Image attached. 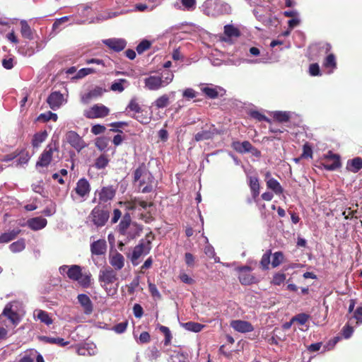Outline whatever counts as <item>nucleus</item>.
I'll return each mask as SVG.
<instances>
[{
    "mask_svg": "<svg viewBox=\"0 0 362 362\" xmlns=\"http://www.w3.org/2000/svg\"><path fill=\"white\" fill-rule=\"evenodd\" d=\"M18 302H12L6 305L3 311V315L7 317L8 320L3 319L0 315V341L7 338L10 325L15 327L20 321L17 313Z\"/></svg>",
    "mask_w": 362,
    "mask_h": 362,
    "instance_id": "obj_1",
    "label": "nucleus"
},
{
    "mask_svg": "<svg viewBox=\"0 0 362 362\" xmlns=\"http://www.w3.org/2000/svg\"><path fill=\"white\" fill-rule=\"evenodd\" d=\"M203 13L211 17H216L230 12V6L219 0H206L202 4Z\"/></svg>",
    "mask_w": 362,
    "mask_h": 362,
    "instance_id": "obj_2",
    "label": "nucleus"
},
{
    "mask_svg": "<svg viewBox=\"0 0 362 362\" xmlns=\"http://www.w3.org/2000/svg\"><path fill=\"white\" fill-rule=\"evenodd\" d=\"M153 235L151 232L146 235V240H141L137 245L134 247L130 257L131 262L134 266L139 264L138 259L143 255H147L151 250V241L153 240Z\"/></svg>",
    "mask_w": 362,
    "mask_h": 362,
    "instance_id": "obj_3",
    "label": "nucleus"
},
{
    "mask_svg": "<svg viewBox=\"0 0 362 362\" xmlns=\"http://www.w3.org/2000/svg\"><path fill=\"white\" fill-rule=\"evenodd\" d=\"M118 280L117 274L110 267H106L100 270L98 281L101 286L107 290V286L112 284Z\"/></svg>",
    "mask_w": 362,
    "mask_h": 362,
    "instance_id": "obj_4",
    "label": "nucleus"
},
{
    "mask_svg": "<svg viewBox=\"0 0 362 362\" xmlns=\"http://www.w3.org/2000/svg\"><path fill=\"white\" fill-rule=\"evenodd\" d=\"M110 217L109 212L103 210L99 206H95L88 216V220L96 227L105 226Z\"/></svg>",
    "mask_w": 362,
    "mask_h": 362,
    "instance_id": "obj_5",
    "label": "nucleus"
},
{
    "mask_svg": "<svg viewBox=\"0 0 362 362\" xmlns=\"http://www.w3.org/2000/svg\"><path fill=\"white\" fill-rule=\"evenodd\" d=\"M110 113V110L102 104H96L84 111V116L89 119L105 117Z\"/></svg>",
    "mask_w": 362,
    "mask_h": 362,
    "instance_id": "obj_6",
    "label": "nucleus"
},
{
    "mask_svg": "<svg viewBox=\"0 0 362 362\" xmlns=\"http://www.w3.org/2000/svg\"><path fill=\"white\" fill-rule=\"evenodd\" d=\"M117 187L113 185L103 187L95 192L98 196V203L104 204L111 201L115 196Z\"/></svg>",
    "mask_w": 362,
    "mask_h": 362,
    "instance_id": "obj_7",
    "label": "nucleus"
},
{
    "mask_svg": "<svg viewBox=\"0 0 362 362\" xmlns=\"http://www.w3.org/2000/svg\"><path fill=\"white\" fill-rule=\"evenodd\" d=\"M59 273L62 275L66 274V276L73 281L78 279L79 275L82 272V268L79 265L73 264L71 266L63 265L59 268Z\"/></svg>",
    "mask_w": 362,
    "mask_h": 362,
    "instance_id": "obj_8",
    "label": "nucleus"
},
{
    "mask_svg": "<svg viewBox=\"0 0 362 362\" xmlns=\"http://www.w3.org/2000/svg\"><path fill=\"white\" fill-rule=\"evenodd\" d=\"M239 280L243 285H250L256 282L255 277L251 274L252 269L245 266L239 267Z\"/></svg>",
    "mask_w": 362,
    "mask_h": 362,
    "instance_id": "obj_9",
    "label": "nucleus"
},
{
    "mask_svg": "<svg viewBox=\"0 0 362 362\" xmlns=\"http://www.w3.org/2000/svg\"><path fill=\"white\" fill-rule=\"evenodd\" d=\"M55 150H57V148L54 145H47L44 151L40 155L36 165L41 167H47L50 163L52 158L53 151Z\"/></svg>",
    "mask_w": 362,
    "mask_h": 362,
    "instance_id": "obj_10",
    "label": "nucleus"
},
{
    "mask_svg": "<svg viewBox=\"0 0 362 362\" xmlns=\"http://www.w3.org/2000/svg\"><path fill=\"white\" fill-rule=\"evenodd\" d=\"M109 262L111 265L110 267H112L115 271H119L124 267L125 259L122 254L117 251H115L110 253Z\"/></svg>",
    "mask_w": 362,
    "mask_h": 362,
    "instance_id": "obj_11",
    "label": "nucleus"
},
{
    "mask_svg": "<svg viewBox=\"0 0 362 362\" xmlns=\"http://www.w3.org/2000/svg\"><path fill=\"white\" fill-rule=\"evenodd\" d=\"M145 88L150 90H157L165 86L163 78L158 76H150L144 79Z\"/></svg>",
    "mask_w": 362,
    "mask_h": 362,
    "instance_id": "obj_12",
    "label": "nucleus"
},
{
    "mask_svg": "<svg viewBox=\"0 0 362 362\" xmlns=\"http://www.w3.org/2000/svg\"><path fill=\"white\" fill-rule=\"evenodd\" d=\"M67 142L78 151H81L85 144L81 137L75 132L70 131L66 134Z\"/></svg>",
    "mask_w": 362,
    "mask_h": 362,
    "instance_id": "obj_13",
    "label": "nucleus"
},
{
    "mask_svg": "<svg viewBox=\"0 0 362 362\" xmlns=\"http://www.w3.org/2000/svg\"><path fill=\"white\" fill-rule=\"evenodd\" d=\"M64 100L63 95L57 91L52 93L47 99L49 107L54 110L59 108Z\"/></svg>",
    "mask_w": 362,
    "mask_h": 362,
    "instance_id": "obj_14",
    "label": "nucleus"
},
{
    "mask_svg": "<svg viewBox=\"0 0 362 362\" xmlns=\"http://www.w3.org/2000/svg\"><path fill=\"white\" fill-rule=\"evenodd\" d=\"M230 326L233 329H234L235 331L245 333V332H250L254 330V327L252 325V324L247 321L244 320H233L230 322Z\"/></svg>",
    "mask_w": 362,
    "mask_h": 362,
    "instance_id": "obj_15",
    "label": "nucleus"
},
{
    "mask_svg": "<svg viewBox=\"0 0 362 362\" xmlns=\"http://www.w3.org/2000/svg\"><path fill=\"white\" fill-rule=\"evenodd\" d=\"M74 190L77 195L81 198H84L89 194L90 186L86 179L81 178L77 182Z\"/></svg>",
    "mask_w": 362,
    "mask_h": 362,
    "instance_id": "obj_16",
    "label": "nucleus"
},
{
    "mask_svg": "<svg viewBox=\"0 0 362 362\" xmlns=\"http://www.w3.org/2000/svg\"><path fill=\"white\" fill-rule=\"evenodd\" d=\"M103 43L115 52H119L124 49L127 42L121 38H112L104 40Z\"/></svg>",
    "mask_w": 362,
    "mask_h": 362,
    "instance_id": "obj_17",
    "label": "nucleus"
},
{
    "mask_svg": "<svg viewBox=\"0 0 362 362\" xmlns=\"http://www.w3.org/2000/svg\"><path fill=\"white\" fill-rule=\"evenodd\" d=\"M107 245L105 240H98L90 245V251L93 255H101L105 253Z\"/></svg>",
    "mask_w": 362,
    "mask_h": 362,
    "instance_id": "obj_18",
    "label": "nucleus"
},
{
    "mask_svg": "<svg viewBox=\"0 0 362 362\" xmlns=\"http://www.w3.org/2000/svg\"><path fill=\"white\" fill-rule=\"evenodd\" d=\"M77 298L83 307L84 313L87 315L90 314L93 311V304L90 298L86 294H79Z\"/></svg>",
    "mask_w": 362,
    "mask_h": 362,
    "instance_id": "obj_19",
    "label": "nucleus"
},
{
    "mask_svg": "<svg viewBox=\"0 0 362 362\" xmlns=\"http://www.w3.org/2000/svg\"><path fill=\"white\" fill-rule=\"evenodd\" d=\"M27 225L32 230H37L45 228L47 225V220L42 217H35L29 219Z\"/></svg>",
    "mask_w": 362,
    "mask_h": 362,
    "instance_id": "obj_20",
    "label": "nucleus"
},
{
    "mask_svg": "<svg viewBox=\"0 0 362 362\" xmlns=\"http://www.w3.org/2000/svg\"><path fill=\"white\" fill-rule=\"evenodd\" d=\"M132 220H131V216L129 214H126L122 221H120L119 224V232L123 235H126V234H127V230L129 228H131V226H132Z\"/></svg>",
    "mask_w": 362,
    "mask_h": 362,
    "instance_id": "obj_21",
    "label": "nucleus"
},
{
    "mask_svg": "<svg viewBox=\"0 0 362 362\" xmlns=\"http://www.w3.org/2000/svg\"><path fill=\"white\" fill-rule=\"evenodd\" d=\"M45 362L42 356L37 351H31L29 354H25L19 361V362Z\"/></svg>",
    "mask_w": 362,
    "mask_h": 362,
    "instance_id": "obj_22",
    "label": "nucleus"
},
{
    "mask_svg": "<svg viewBox=\"0 0 362 362\" xmlns=\"http://www.w3.org/2000/svg\"><path fill=\"white\" fill-rule=\"evenodd\" d=\"M141 177H146L147 180L152 179V175L151 173L147 172L146 167L144 164H141L136 170L134 171V181L138 182L141 181L140 179Z\"/></svg>",
    "mask_w": 362,
    "mask_h": 362,
    "instance_id": "obj_23",
    "label": "nucleus"
},
{
    "mask_svg": "<svg viewBox=\"0 0 362 362\" xmlns=\"http://www.w3.org/2000/svg\"><path fill=\"white\" fill-rule=\"evenodd\" d=\"M249 186L254 198L257 197L259 194V183L257 177H249Z\"/></svg>",
    "mask_w": 362,
    "mask_h": 362,
    "instance_id": "obj_24",
    "label": "nucleus"
},
{
    "mask_svg": "<svg viewBox=\"0 0 362 362\" xmlns=\"http://www.w3.org/2000/svg\"><path fill=\"white\" fill-rule=\"evenodd\" d=\"M346 168L354 173L358 172L362 168V159L359 157H356L351 160H349L347 163Z\"/></svg>",
    "mask_w": 362,
    "mask_h": 362,
    "instance_id": "obj_25",
    "label": "nucleus"
},
{
    "mask_svg": "<svg viewBox=\"0 0 362 362\" xmlns=\"http://www.w3.org/2000/svg\"><path fill=\"white\" fill-rule=\"evenodd\" d=\"M267 187L276 194H281L284 192L281 185L276 179H268V180H267Z\"/></svg>",
    "mask_w": 362,
    "mask_h": 362,
    "instance_id": "obj_26",
    "label": "nucleus"
},
{
    "mask_svg": "<svg viewBox=\"0 0 362 362\" xmlns=\"http://www.w3.org/2000/svg\"><path fill=\"white\" fill-rule=\"evenodd\" d=\"M76 281L83 288H88L91 283V274L89 272L83 273L81 272V275L78 276V279Z\"/></svg>",
    "mask_w": 362,
    "mask_h": 362,
    "instance_id": "obj_27",
    "label": "nucleus"
},
{
    "mask_svg": "<svg viewBox=\"0 0 362 362\" xmlns=\"http://www.w3.org/2000/svg\"><path fill=\"white\" fill-rule=\"evenodd\" d=\"M142 230V227L136 223H132L131 228L128 229L127 234L126 235L130 239H134L136 236L139 235Z\"/></svg>",
    "mask_w": 362,
    "mask_h": 362,
    "instance_id": "obj_28",
    "label": "nucleus"
},
{
    "mask_svg": "<svg viewBox=\"0 0 362 362\" xmlns=\"http://www.w3.org/2000/svg\"><path fill=\"white\" fill-rule=\"evenodd\" d=\"M47 137V131H43L41 132L36 133L33 139L32 144L34 147H39L40 144L45 141Z\"/></svg>",
    "mask_w": 362,
    "mask_h": 362,
    "instance_id": "obj_29",
    "label": "nucleus"
},
{
    "mask_svg": "<svg viewBox=\"0 0 362 362\" xmlns=\"http://www.w3.org/2000/svg\"><path fill=\"white\" fill-rule=\"evenodd\" d=\"M218 90H221L222 89L220 87H204L202 90V92L207 95L210 98H216L218 97Z\"/></svg>",
    "mask_w": 362,
    "mask_h": 362,
    "instance_id": "obj_30",
    "label": "nucleus"
},
{
    "mask_svg": "<svg viewBox=\"0 0 362 362\" xmlns=\"http://www.w3.org/2000/svg\"><path fill=\"white\" fill-rule=\"evenodd\" d=\"M21 33L22 36L27 39H33V32L28 23L25 21H21Z\"/></svg>",
    "mask_w": 362,
    "mask_h": 362,
    "instance_id": "obj_31",
    "label": "nucleus"
},
{
    "mask_svg": "<svg viewBox=\"0 0 362 362\" xmlns=\"http://www.w3.org/2000/svg\"><path fill=\"white\" fill-rule=\"evenodd\" d=\"M43 339L47 343L57 344L60 346H65L69 344V341H65L63 338L60 337H44Z\"/></svg>",
    "mask_w": 362,
    "mask_h": 362,
    "instance_id": "obj_32",
    "label": "nucleus"
},
{
    "mask_svg": "<svg viewBox=\"0 0 362 362\" xmlns=\"http://www.w3.org/2000/svg\"><path fill=\"white\" fill-rule=\"evenodd\" d=\"M213 135L214 133L210 130H202L195 134L194 139L196 141L207 140L212 138Z\"/></svg>",
    "mask_w": 362,
    "mask_h": 362,
    "instance_id": "obj_33",
    "label": "nucleus"
},
{
    "mask_svg": "<svg viewBox=\"0 0 362 362\" xmlns=\"http://www.w3.org/2000/svg\"><path fill=\"white\" fill-rule=\"evenodd\" d=\"M37 317L47 325H49L52 323V320L45 311L41 310H37Z\"/></svg>",
    "mask_w": 362,
    "mask_h": 362,
    "instance_id": "obj_34",
    "label": "nucleus"
},
{
    "mask_svg": "<svg viewBox=\"0 0 362 362\" xmlns=\"http://www.w3.org/2000/svg\"><path fill=\"white\" fill-rule=\"evenodd\" d=\"M20 230H12L8 233H5L0 236V243H8L11 240H13L17 235L19 233Z\"/></svg>",
    "mask_w": 362,
    "mask_h": 362,
    "instance_id": "obj_35",
    "label": "nucleus"
},
{
    "mask_svg": "<svg viewBox=\"0 0 362 362\" xmlns=\"http://www.w3.org/2000/svg\"><path fill=\"white\" fill-rule=\"evenodd\" d=\"M50 119H52L54 122L57 121V115L49 111L45 113L40 114L37 119V121L43 122H47Z\"/></svg>",
    "mask_w": 362,
    "mask_h": 362,
    "instance_id": "obj_36",
    "label": "nucleus"
},
{
    "mask_svg": "<svg viewBox=\"0 0 362 362\" xmlns=\"http://www.w3.org/2000/svg\"><path fill=\"white\" fill-rule=\"evenodd\" d=\"M25 244L23 239L18 240L10 245L9 248L13 252H21L25 249Z\"/></svg>",
    "mask_w": 362,
    "mask_h": 362,
    "instance_id": "obj_37",
    "label": "nucleus"
},
{
    "mask_svg": "<svg viewBox=\"0 0 362 362\" xmlns=\"http://www.w3.org/2000/svg\"><path fill=\"white\" fill-rule=\"evenodd\" d=\"M183 327L189 331L194 332H200L202 328L204 327V325L194 322H188L185 324H183Z\"/></svg>",
    "mask_w": 362,
    "mask_h": 362,
    "instance_id": "obj_38",
    "label": "nucleus"
},
{
    "mask_svg": "<svg viewBox=\"0 0 362 362\" xmlns=\"http://www.w3.org/2000/svg\"><path fill=\"white\" fill-rule=\"evenodd\" d=\"M224 33L228 37H238L240 35L239 30L231 25H225Z\"/></svg>",
    "mask_w": 362,
    "mask_h": 362,
    "instance_id": "obj_39",
    "label": "nucleus"
},
{
    "mask_svg": "<svg viewBox=\"0 0 362 362\" xmlns=\"http://www.w3.org/2000/svg\"><path fill=\"white\" fill-rule=\"evenodd\" d=\"M109 163V160L105 155L100 156L95 160V166L98 169L105 168Z\"/></svg>",
    "mask_w": 362,
    "mask_h": 362,
    "instance_id": "obj_40",
    "label": "nucleus"
},
{
    "mask_svg": "<svg viewBox=\"0 0 362 362\" xmlns=\"http://www.w3.org/2000/svg\"><path fill=\"white\" fill-rule=\"evenodd\" d=\"M124 83H128V82L126 79H124V78L119 79L117 81L112 83L110 88L113 91H117V92L122 93L124 90V88L123 86Z\"/></svg>",
    "mask_w": 362,
    "mask_h": 362,
    "instance_id": "obj_41",
    "label": "nucleus"
},
{
    "mask_svg": "<svg viewBox=\"0 0 362 362\" xmlns=\"http://www.w3.org/2000/svg\"><path fill=\"white\" fill-rule=\"evenodd\" d=\"M157 108H163L169 105V98L167 95H163L159 97L155 102Z\"/></svg>",
    "mask_w": 362,
    "mask_h": 362,
    "instance_id": "obj_42",
    "label": "nucleus"
},
{
    "mask_svg": "<svg viewBox=\"0 0 362 362\" xmlns=\"http://www.w3.org/2000/svg\"><path fill=\"white\" fill-rule=\"evenodd\" d=\"M274 118L280 122H286L289 120V114L286 112L276 111L274 112Z\"/></svg>",
    "mask_w": 362,
    "mask_h": 362,
    "instance_id": "obj_43",
    "label": "nucleus"
},
{
    "mask_svg": "<svg viewBox=\"0 0 362 362\" xmlns=\"http://www.w3.org/2000/svg\"><path fill=\"white\" fill-rule=\"evenodd\" d=\"M183 10L192 11L196 8L197 0H180Z\"/></svg>",
    "mask_w": 362,
    "mask_h": 362,
    "instance_id": "obj_44",
    "label": "nucleus"
},
{
    "mask_svg": "<svg viewBox=\"0 0 362 362\" xmlns=\"http://www.w3.org/2000/svg\"><path fill=\"white\" fill-rule=\"evenodd\" d=\"M330 158L333 160V163L330 165H325V167L326 169L329 170H333L337 169L340 166L339 157L335 154H331Z\"/></svg>",
    "mask_w": 362,
    "mask_h": 362,
    "instance_id": "obj_45",
    "label": "nucleus"
},
{
    "mask_svg": "<svg viewBox=\"0 0 362 362\" xmlns=\"http://www.w3.org/2000/svg\"><path fill=\"white\" fill-rule=\"evenodd\" d=\"M153 180V177H152V179L147 180V181H146L144 179L141 180V181L139 182L140 186H142L145 183H147V185L145 187H144L141 189V192L143 193H148L153 190V185H152Z\"/></svg>",
    "mask_w": 362,
    "mask_h": 362,
    "instance_id": "obj_46",
    "label": "nucleus"
},
{
    "mask_svg": "<svg viewBox=\"0 0 362 362\" xmlns=\"http://www.w3.org/2000/svg\"><path fill=\"white\" fill-rule=\"evenodd\" d=\"M127 108L129 109L131 111H133V112H137V113L141 112V107L139 105V104L137 103L136 99L134 98L130 100Z\"/></svg>",
    "mask_w": 362,
    "mask_h": 362,
    "instance_id": "obj_47",
    "label": "nucleus"
},
{
    "mask_svg": "<svg viewBox=\"0 0 362 362\" xmlns=\"http://www.w3.org/2000/svg\"><path fill=\"white\" fill-rule=\"evenodd\" d=\"M160 330L165 335V340H164V344L168 345L171 341L172 335L170 333V329L168 327L165 326H160Z\"/></svg>",
    "mask_w": 362,
    "mask_h": 362,
    "instance_id": "obj_48",
    "label": "nucleus"
},
{
    "mask_svg": "<svg viewBox=\"0 0 362 362\" xmlns=\"http://www.w3.org/2000/svg\"><path fill=\"white\" fill-rule=\"evenodd\" d=\"M284 255L281 252H276L273 255V260L272 264L273 267H278L283 261Z\"/></svg>",
    "mask_w": 362,
    "mask_h": 362,
    "instance_id": "obj_49",
    "label": "nucleus"
},
{
    "mask_svg": "<svg viewBox=\"0 0 362 362\" xmlns=\"http://www.w3.org/2000/svg\"><path fill=\"white\" fill-rule=\"evenodd\" d=\"M309 316L305 313H300L292 318V322H298L300 325H304L308 320Z\"/></svg>",
    "mask_w": 362,
    "mask_h": 362,
    "instance_id": "obj_50",
    "label": "nucleus"
},
{
    "mask_svg": "<svg viewBox=\"0 0 362 362\" xmlns=\"http://www.w3.org/2000/svg\"><path fill=\"white\" fill-rule=\"evenodd\" d=\"M151 46L150 42L148 40H143L136 47V51L139 54L143 53L147 50Z\"/></svg>",
    "mask_w": 362,
    "mask_h": 362,
    "instance_id": "obj_51",
    "label": "nucleus"
},
{
    "mask_svg": "<svg viewBox=\"0 0 362 362\" xmlns=\"http://www.w3.org/2000/svg\"><path fill=\"white\" fill-rule=\"evenodd\" d=\"M148 289L151 294V296L155 298L160 299L161 297L160 293H159L158 290L157 289V287L155 284L149 282L148 283Z\"/></svg>",
    "mask_w": 362,
    "mask_h": 362,
    "instance_id": "obj_52",
    "label": "nucleus"
},
{
    "mask_svg": "<svg viewBox=\"0 0 362 362\" xmlns=\"http://www.w3.org/2000/svg\"><path fill=\"white\" fill-rule=\"evenodd\" d=\"M324 65L326 67H332L334 68L336 66L335 57L334 54H329L324 62Z\"/></svg>",
    "mask_w": 362,
    "mask_h": 362,
    "instance_id": "obj_53",
    "label": "nucleus"
},
{
    "mask_svg": "<svg viewBox=\"0 0 362 362\" xmlns=\"http://www.w3.org/2000/svg\"><path fill=\"white\" fill-rule=\"evenodd\" d=\"M286 279V275L284 274H276L272 280V283L275 285H281Z\"/></svg>",
    "mask_w": 362,
    "mask_h": 362,
    "instance_id": "obj_54",
    "label": "nucleus"
},
{
    "mask_svg": "<svg viewBox=\"0 0 362 362\" xmlns=\"http://www.w3.org/2000/svg\"><path fill=\"white\" fill-rule=\"evenodd\" d=\"M127 327V322H122L114 326L112 329L117 334H122L125 332Z\"/></svg>",
    "mask_w": 362,
    "mask_h": 362,
    "instance_id": "obj_55",
    "label": "nucleus"
},
{
    "mask_svg": "<svg viewBox=\"0 0 362 362\" xmlns=\"http://www.w3.org/2000/svg\"><path fill=\"white\" fill-rule=\"evenodd\" d=\"M94 72V70L91 68H83V69H80L76 76V78H81L90 74H92Z\"/></svg>",
    "mask_w": 362,
    "mask_h": 362,
    "instance_id": "obj_56",
    "label": "nucleus"
},
{
    "mask_svg": "<svg viewBox=\"0 0 362 362\" xmlns=\"http://www.w3.org/2000/svg\"><path fill=\"white\" fill-rule=\"evenodd\" d=\"M270 263V254L269 253H265L263 255L260 264L262 267L264 269H268L269 264Z\"/></svg>",
    "mask_w": 362,
    "mask_h": 362,
    "instance_id": "obj_57",
    "label": "nucleus"
},
{
    "mask_svg": "<svg viewBox=\"0 0 362 362\" xmlns=\"http://www.w3.org/2000/svg\"><path fill=\"white\" fill-rule=\"evenodd\" d=\"M250 115L253 118L257 119L258 121H266L267 122H270L269 119L257 111H253Z\"/></svg>",
    "mask_w": 362,
    "mask_h": 362,
    "instance_id": "obj_58",
    "label": "nucleus"
},
{
    "mask_svg": "<svg viewBox=\"0 0 362 362\" xmlns=\"http://www.w3.org/2000/svg\"><path fill=\"white\" fill-rule=\"evenodd\" d=\"M242 146V152L241 153L246 152H252L254 147L252 145L247 141H243L241 143Z\"/></svg>",
    "mask_w": 362,
    "mask_h": 362,
    "instance_id": "obj_59",
    "label": "nucleus"
},
{
    "mask_svg": "<svg viewBox=\"0 0 362 362\" xmlns=\"http://www.w3.org/2000/svg\"><path fill=\"white\" fill-rule=\"evenodd\" d=\"M105 129H106L105 127L103 125L95 124L92 127L91 132L95 135H98V134L103 133L105 132Z\"/></svg>",
    "mask_w": 362,
    "mask_h": 362,
    "instance_id": "obj_60",
    "label": "nucleus"
},
{
    "mask_svg": "<svg viewBox=\"0 0 362 362\" xmlns=\"http://www.w3.org/2000/svg\"><path fill=\"white\" fill-rule=\"evenodd\" d=\"M69 20V17L64 16L59 19H57L52 25V29L54 30H57L59 28L60 25L64 23L67 22Z\"/></svg>",
    "mask_w": 362,
    "mask_h": 362,
    "instance_id": "obj_61",
    "label": "nucleus"
},
{
    "mask_svg": "<svg viewBox=\"0 0 362 362\" xmlns=\"http://www.w3.org/2000/svg\"><path fill=\"white\" fill-rule=\"evenodd\" d=\"M180 279L183 283L189 285H192L194 283V280L185 273H181L180 274Z\"/></svg>",
    "mask_w": 362,
    "mask_h": 362,
    "instance_id": "obj_62",
    "label": "nucleus"
},
{
    "mask_svg": "<svg viewBox=\"0 0 362 362\" xmlns=\"http://www.w3.org/2000/svg\"><path fill=\"white\" fill-rule=\"evenodd\" d=\"M353 317L356 320V324L362 323V307H359L355 310Z\"/></svg>",
    "mask_w": 362,
    "mask_h": 362,
    "instance_id": "obj_63",
    "label": "nucleus"
},
{
    "mask_svg": "<svg viewBox=\"0 0 362 362\" xmlns=\"http://www.w3.org/2000/svg\"><path fill=\"white\" fill-rule=\"evenodd\" d=\"M134 315L136 318H140L143 315V308L139 304H134L133 307Z\"/></svg>",
    "mask_w": 362,
    "mask_h": 362,
    "instance_id": "obj_64",
    "label": "nucleus"
}]
</instances>
